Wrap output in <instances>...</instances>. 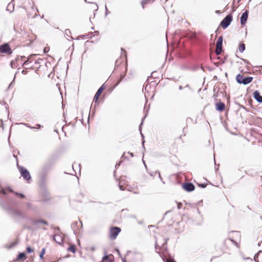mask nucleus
<instances>
[{"instance_id":"nucleus-26","label":"nucleus","mask_w":262,"mask_h":262,"mask_svg":"<svg viewBox=\"0 0 262 262\" xmlns=\"http://www.w3.org/2000/svg\"><path fill=\"white\" fill-rule=\"evenodd\" d=\"M199 186L201 188H205L207 186V184H205V183L199 184Z\"/></svg>"},{"instance_id":"nucleus-2","label":"nucleus","mask_w":262,"mask_h":262,"mask_svg":"<svg viewBox=\"0 0 262 262\" xmlns=\"http://www.w3.org/2000/svg\"><path fill=\"white\" fill-rule=\"evenodd\" d=\"M253 77L250 76L244 77L243 75L238 74L236 77L237 83L247 85L252 82Z\"/></svg>"},{"instance_id":"nucleus-7","label":"nucleus","mask_w":262,"mask_h":262,"mask_svg":"<svg viewBox=\"0 0 262 262\" xmlns=\"http://www.w3.org/2000/svg\"><path fill=\"white\" fill-rule=\"evenodd\" d=\"M223 38L222 36L219 37L216 43L215 53L216 55H220L222 51V44Z\"/></svg>"},{"instance_id":"nucleus-49","label":"nucleus","mask_w":262,"mask_h":262,"mask_svg":"<svg viewBox=\"0 0 262 262\" xmlns=\"http://www.w3.org/2000/svg\"><path fill=\"white\" fill-rule=\"evenodd\" d=\"M231 241L236 245H237V243L236 242H235L233 239H231Z\"/></svg>"},{"instance_id":"nucleus-19","label":"nucleus","mask_w":262,"mask_h":262,"mask_svg":"<svg viewBox=\"0 0 262 262\" xmlns=\"http://www.w3.org/2000/svg\"><path fill=\"white\" fill-rule=\"evenodd\" d=\"M68 250L69 251H71L73 253H75L76 252V246L74 245H71L68 249Z\"/></svg>"},{"instance_id":"nucleus-54","label":"nucleus","mask_w":262,"mask_h":262,"mask_svg":"<svg viewBox=\"0 0 262 262\" xmlns=\"http://www.w3.org/2000/svg\"><path fill=\"white\" fill-rule=\"evenodd\" d=\"M179 89L180 90H182L183 89V86L182 85L179 86Z\"/></svg>"},{"instance_id":"nucleus-41","label":"nucleus","mask_w":262,"mask_h":262,"mask_svg":"<svg viewBox=\"0 0 262 262\" xmlns=\"http://www.w3.org/2000/svg\"><path fill=\"white\" fill-rule=\"evenodd\" d=\"M78 224V222H75L72 225V227L73 228L74 226H76Z\"/></svg>"},{"instance_id":"nucleus-30","label":"nucleus","mask_w":262,"mask_h":262,"mask_svg":"<svg viewBox=\"0 0 262 262\" xmlns=\"http://www.w3.org/2000/svg\"><path fill=\"white\" fill-rule=\"evenodd\" d=\"M105 16H106L108 14L110 13V12L108 11L106 5L105 6Z\"/></svg>"},{"instance_id":"nucleus-57","label":"nucleus","mask_w":262,"mask_h":262,"mask_svg":"<svg viewBox=\"0 0 262 262\" xmlns=\"http://www.w3.org/2000/svg\"><path fill=\"white\" fill-rule=\"evenodd\" d=\"M98 8V5H96V10H97Z\"/></svg>"},{"instance_id":"nucleus-34","label":"nucleus","mask_w":262,"mask_h":262,"mask_svg":"<svg viewBox=\"0 0 262 262\" xmlns=\"http://www.w3.org/2000/svg\"><path fill=\"white\" fill-rule=\"evenodd\" d=\"M11 4H9L7 6V11H10V12H12L13 10H10V9H9V7H11Z\"/></svg>"},{"instance_id":"nucleus-59","label":"nucleus","mask_w":262,"mask_h":262,"mask_svg":"<svg viewBox=\"0 0 262 262\" xmlns=\"http://www.w3.org/2000/svg\"><path fill=\"white\" fill-rule=\"evenodd\" d=\"M144 140L142 142V144H143V146H144Z\"/></svg>"},{"instance_id":"nucleus-35","label":"nucleus","mask_w":262,"mask_h":262,"mask_svg":"<svg viewBox=\"0 0 262 262\" xmlns=\"http://www.w3.org/2000/svg\"><path fill=\"white\" fill-rule=\"evenodd\" d=\"M7 189L8 191H9L10 192H13V193H14V192H14V191H13V190H12V189L10 187H8L7 188Z\"/></svg>"},{"instance_id":"nucleus-11","label":"nucleus","mask_w":262,"mask_h":262,"mask_svg":"<svg viewBox=\"0 0 262 262\" xmlns=\"http://www.w3.org/2000/svg\"><path fill=\"white\" fill-rule=\"evenodd\" d=\"M53 240L59 245L63 243V237L62 233H55L53 236Z\"/></svg>"},{"instance_id":"nucleus-36","label":"nucleus","mask_w":262,"mask_h":262,"mask_svg":"<svg viewBox=\"0 0 262 262\" xmlns=\"http://www.w3.org/2000/svg\"><path fill=\"white\" fill-rule=\"evenodd\" d=\"M119 189L121 190H124V188L123 187V185H119Z\"/></svg>"},{"instance_id":"nucleus-52","label":"nucleus","mask_w":262,"mask_h":262,"mask_svg":"<svg viewBox=\"0 0 262 262\" xmlns=\"http://www.w3.org/2000/svg\"><path fill=\"white\" fill-rule=\"evenodd\" d=\"M39 63H40V62L39 61V60H36V61L35 62V64H39Z\"/></svg>"},{"instance_id":"nucleus-42","label":"nucleus","mask_w":262,"mask_h":262,"mask_svg":"<svg viewBox=\"0 0 262 262\" xmlns=\"http://www.w3.org/2000/svg\"><path fill=\"white\" fill-rule=\"evenodd\" d=\"M0 122L1 123V126L2 127V128L4 129L3 121L2 119L0 120Z\"/></svg>"},{"instance_id":"nucleus-15","label":"nucleus","mask_w":262,"mask_h":262,"mask_svg":"<svg viewBox=\"0 0 262 262\" xmlns=\"http://www.w3.org/2000/svg\"><path fill=\"white\" fill-rule=\"evenodd\" d=\"M254 98L259 103H262V96H260V93L258 91H255L253 93Z\"/></svg>"},{"instance_id":"nucleus-61","label":"nucleus","mask_w":262,"mask_h":262,"mask_svg":"<svg viewBox=\"0 0 262 262\" xmlns=\"http://www.w3.org/2000/svg\"><path fill=\"white\" fill-rule=\"evenodd\" d=\"M117 251H118V253L120 254V252L118 250H117Z\"/></svg>"},{"instance_id":"nucleus-16","label":"nucleus","mask_w":262,"mask_h":262,"mask_svg":"<svg viewBox=\"0 0 262 262\" xmlns=\"http://www.w3.org/2000/svg\"><path fill=\"white\" fill-rule=\"evenodd\" d=\"M26 259V253L25 252H20L18 254L16 260H24Z\"/></svg>"},{"instance_id":"nucleus-18","label":"nucleus","mask_w":262,"mask_h":262,"mask_svg":"<svg viewBox=\"0 0 262 262\" xmlns=\"http://www.w3.org/2000/svg\"><path fill=\"white\" fill-rule=\"evenodd\" d=\"M19 59V56H18L15 60H13L10 63V65H11V67L12 68H14L15 67H16V66H15V63L17 62V61H18Z\"/></svg>"},{"instance_id":"nucleus-58","label":"nucleus","mask_w":262,"mask_h":262,"mask_svg":"<svg viewBox=\"0 0 262 262\" xmlns=\"http://www.w3.org/2000/svg\"><path fill=\"white\" fill-rule=\"evenodd\" d=\"M122 261H123V262H126L125 259H122Z\"/></svg>"},{"instance_id":"nucleus-25","label":"nucleus","mask_w":262,"mask_h":262,"mask_svg":"<svg viewBox=\"0 0 262 262\" xmlns=\"http://www.w3.org/2000/svg\"><path fill=\"white\" fill-rule=\"evenodd\" d=\"M65 34L68 37H70L69 34H71V31L69 29H66L65 30Z\"/></svg>"},{"instance_id":"nucleus-39","label":"nucleus","mask_w":262,"mask_h":262,"mask_svg":"<svg viewBox=\"0 0 262 262\" xmlns=\"http://www.w3.org/2000/svg\"><path fill=\"white\" fill-rule=\"evenodd\" d=\"M258 253L256 254L255 255H254V260H255V261H256V258L258 257Z\"/></svg>"},{"instance_id":"nucleus-47","label":"nucleus","mask_w":262,"mask_h":262,"mask_svg":"<svg viewBox=\"0 0 262 262\" xmlns=\"http://www.w3.org/2000/svg\"><path fill=\"white\" fill-rule=\"evenodd\" d=\"M19 58H20V59L21 60H23L24 59H25L26 58V57L25 56H19Z\"/></svg>"},{"instance_id":"nucleus-24","label":"nucleus","mask_w":262,"mask_h":262,"mask_svg":"<svg viewBox=\"0 0 262 262\" xmlns=\"http://www.w3.org/2000/svg\"><path fill=\"white\" fill-rule=\"evenodd\" d=\"M27 252L28 253H31L33 251V249H32L30 247H28L26 249Z\"/></svg>"},{"instance_id":"nucleus-14","label":"nucleus","mask_w":262,"mask_h":262,"mask_svg":"<svg viewBox=\"0 0 262 262\" xmlns=\"http://www.w3.org/2000/svg\"><path fill=\"white\" fill-rule=\"evenodd\" d=\"M215 109L219 112H222L225 109V104L224 103L220 102L215 104Z\"/></svg>"},{"instance_id":"nucleus-62","label":"nucleus","mask_w":262,"mask_h":262,"mask_svg":"<svg viewBox=\"0 0 262 262\" xmlns=\"http://www.w3.org/2000/svg\"><path fill=\"white\" fill-rule=\"evenodd\" d=\"M141 136H142V137H143V134H142L141 133Z\"/></svg>"},{"instance_id":"nucleus-5","label":"nucleus","mask_w":262,"mask_h":262,"mask_svg":"<svg viewBox=\"0 0 262 262\" xmlns=\"http://www.w3.org/2000/svg\"><path fill=\"white\" fill-rule=\"evenodd\" d=\"M18 168L21 176L23 177L24 180L27 181L31 180V177L30 172L26 168L22 166H18Z\"/></svg>"},{"instance_id":"nucleus-27","label":"nucleus","mask_w":262,"mask_h":262,"mask_svg":"<svg viewBox=\"0 0 262 262\" xmlns=\"http://www.w3.org/2000/svg\"><path fill=\"white\" fill-rule=\"evenodd\" d=\"M30 59H31V57H28V59L27 60H26L23 64V66H24V65H26L29 62V61L30 60Z\"/></svg>"},{"instance_id":"nucleus-3","label":"nucleus","mask_w":262,"mask_h":262,"mask_svg":"<svg viewBox=\"0 0 262 262\" xmlns=\"http://www.w3.org/2000/svg\"><path fill=\"white\" fill-rule=\"evenodd\" d=\"M31 223L32 225L34 226H35L37 228H42V229L45 230H47L46 228L42 227L44 225H48V223L45 220H41V219H32L31 220Z\"/></svg>"},{"instance_id":"nucleus-51","label":"nucleus","mask_w":262,"mask_h":262,"mask_svg":"<svg viewBox=\"0 0 262 262\" xmlns=\"http://www.w3.org/2000/svg\"><path fill=\"white\" fill-rule=\"evenodd\" d=\"M167 242V239H165L164 243L163 244L162 246H164L165 244H166Z\"/></svg>"},{"instance_id":"nucleus-17","label":"nucleus","mask_w":262,"mask_h":262,"mask_svg":"<svg viewBox=\"0 0 262 262\" xmlns=\"http://www.w3.org/2000/svg\"><path fill=\"white\" fill-rule=\"evenodd\" d=\"M51 167V165L50 164L46 163L42 165L41 169L49 172Z\"/></svg>"},{"instance_id":"nucleus-44","label":"nucleus","mask_w":262,"mask_h":262,"mask_svg":"<svg viewBox=\"0 0 262 262\" xmlns=\"http://www.w3.org/2000/svg\"><path fill=\"white\" fill-rule=\"evenodd\" d=\"M54 230L55 231H59V228L58 227H56L54 228Z\"/></svg>"},{"instance_id":"nucleus-12","label":"nucleus","mask_w":262,"mask_h":262,"mask_svg":"<svg viewBox=\"0 0 262 262\" xmlns=\"http://www.w3.org/2000/svg\"><path fill=\"white\" fill-rule=\"evenodd\" d=\"M183 188L188 192H191L194 190L195 186L191 183H185L183 185Z\"/></svg>"},{"instance_id":"nucleus-46","label":"nucleus","mask_w":262,"mask_h":262,"mask_svg":"<svg viewBox=\"0 0 262 262\" xmlns=\"http://www.w3.org/2000/svg\"><path fill=\"white\" fill-rule=\"evenodd\" d=\"M27 73V71H26V70H23V71H22V74H23L25 75V74H26Z\"/></svg>"},{"instance_id":"nucleus-20","label":"nucleus","mask_w":262,"mask_h":262,"mask_svg":"<svg viewBox=\"0 0 262 262\" xmlns=\"http://www.w3.org/2000/svg\"><path fill=\"white\" fill-rule=\"evenodd\" d=\"M245 50V45L243 43H241L239 46V51L243 53Z\"/></svg>"},{"instance_id":"nucleus-8","label":"nucleus","mask_w":262,"mask_h":262,"mask_svg":"<svg viewBox=\"0 0 262 262\" xmlns=\"http://www.w3.org/2000/svg\"><path fill=\"white\" fill-rule=\"evenodd\" d=\"M0 52L9 55L12 53L11 49L7 43H5L0 46Z\"/></svg>"},{"instance_id":"nucleus-21","label":"nucleus","mask_w":262,"mask_h":262,"mask_svg":"<svg viewBox=\"0 0 262 262\" xmlns=\"http://www.w3.org/2000/svg\"><path fill=\"white\" fill-rule=\"evenodd\" d=\"M111 256H113V255L112 254L110 255H105L102 258V260L104 261H110V260H109V258Z\"/></svg>"},{"instance_id":"nucleus-31","label":"nucleus","mask_w":262,"mask_h":262,"mask_svg":"<svg viewBox=\"0 0 262 262\" xmlns=\"http://www.w3.org/2000/svg\"><path fill=\"white\" fill-rule=\"evenodd\" d=\"M24 124L25 125H26L27 127H29V128H31V129H34V128H35V127L30 126L28 123H24Z\"/></svg>"},{"instance_id":"nucleus-10","label":"nucleus","mask_w":262,"mask_h":262,"mask_svg":"<svg viewBox=\"0 0 262 262\" xmlns=\"http://www.w3.org/2000/svg\"><path fill=\"white\" fill-rule=\"evenodd\" d=\"M10 214L11 216L14 218H19V219H24L25 215L24 213L19 210L12 209L10 211Z\"/></svg>"},{"instance_id":"nucleus-29","label":"nucleus","mask_w":262,"mask_h":262,"mask_svg":"<svg viewBox=\"0 0 262 262\" xmlns=\"http://www.w3.org/2000/svg\"><path fill=\"white\" fill-rule=\"evenodd\" d=\"M0 193H3L4 195L6 194V192L5 189L2 188V189L0 190Z\"/></svg>"},{"instance_id":"nucleus-40","label":"nucleus","mask_w":262,"mask_h":262,"mask_svg":"<svg viewBox=\"0 0 262 262\" xmlns=\"http://www.w3.org/2000/svg\"><path fill=\"white\" fill-rule=\"evenodd\" d=\"M36 127H35V128H40V127H41V125L40 124H37L36 125Z\"/></svg>"},{"instance_id":"nucleus-4","label":"nucleus","mask_w":262,"mask_h":262,"mask_svg":"<svg viewBox=\"0 0 262 262\" xmlns=\"http://www.w3.org/2000/svg\"><path fill=\"white\" fill-rule=\"evenodd\" d=\"M233 17L232 14L227 15L221 22L220 26L224 29L227 28L232 21Z\"/></svg>"},{"instance_id":"nucleus-50","label":"nucleus","mask_w":262,"mask_h":262,"mask_svg":"<svg viewBox=\"0 0 262 262\" xmlns=\"http://www.w3.org/2000/svg\"><path fill=\"white\" fill-rule=\"evenodd\" d=\"M128 153L131 156V157H134V154L133 152H128Z\"/></svg>"},{"instance_id":"nucleus-23","label":"nucleus","mask_w":262,"mask_h":262,"mask_svg":"<svg viewBox=\"0 0 262 262\" xmlns=\"http://www.w3.org/2000/svg\"><path fill=\"white\" fill-rule=\"evenodd\" d=\"M14 193H15L16 195H17V196H19L21 199H24V198H25V195H24V194H23V193H19V192H14Z\"/></svg>"},{"instance_id":"nucleus-9","label":"nucleus","mask_w":262,"mask_h":262,"mask_svg":"<svg viewBox=\"0 0 262 262\" xmlns=\"http://www.w3.org/2000/svg\"><path fill=\"white\" fill-rule=\"evenodd\" d=\"M104 85L103 84L99 88V89L98 90L96 93L95 94L93 99V102L95 103V107L96 106V105L98 104L99 97L101 94L102 91L104 89Z\"/></svg>"},{"instance_id":"nucleus-13","label":"nucleus","mask_w":262,"mask_h":262,"mask_svg":"<svg viewBox=\"0 0 262 262\" xmlns=\"http://www.w3.org/2000/svg\"><path fill=\"white\" fill-rule=\"evenodd\" d=\"M249 12L246 10L241 17V24L242 26H244L247 22Z\"/></svg>"},{"instance_id":"nucleus-22","label":"nucleus","mask_w":262,"mask_h":262,"mask_svg":"<svg viewBox=\"0 0 262 262\" xmlns=\"http://www.w3.org/2000/svg\"><path fill=\"white\" fill-rule=\"evenodd\" d=\"M45 252H46V249L45 248H43L41 251V252L40 253V255H39V257H40V259H42L43 258V255L45 254Z\"/></svg>"},{"instance_id":"nucleus-38","label":"nucleus","mask_w":262,"mask_h":262,"mask_svg":"<svg viewBox=\"0 0 262 262\" xmlns=\"http://www.w3.org/2000/svg\"><path fill=\"white\" fill-rule=\"evenodd\" d=\"M167 262H176V261L173 259H169Z\"/></svg>"},{"instance_id":"nucleus-45","label":"nucleus","mask_w":262,"mask_h":262,"mask_svg":"<svg viewBox=\"0 0 262 262\" xmlns=\"http://www.w3.org/2000/svg\"><path fill=\"white\" fill-rule=\"evenodd\" d=\"M186 127H184V128H183V133H184V136H185V129H186Z\"/></svg>"},{"instance_id":"nucleus-56","label":"nucleus","mask_w":262,"mask_h":262,"mask_svg":"<svg viewBox=\"0 0 262 262\" xmlns=\"http://www.w3.org/2000/svg\"><path fill=\"white\" fill-rule=\"evenodd\" d=\"M120 165V163L119 164H117L115 166L116 167H117V166H119Z\"/></svg>"},{"instance_id":"nucleus-37","label":"nucleus","mask_w":262,"mask_h":262,"mask_svg":"<svg viewBox=\"0 0 262 262\" xmlns=\"http://www.w3.org/2000/svg\"><path fill=\"white\" fill-rule=\"evenodd\" d=\"M91 249L92 251H94L96 250V248L95 246H92L91 247Z\"/></svg>"},{"instance_id":"nucleus-28","label":"nucleus","mask_w":262,"mask_h":262,"mask_svg":"<svg viewBox=\"0 0 262 262\" xmlns=\"http://www.w3.org/2000/svg\"><path fill=\"white\" fill-rule=\"evenodd\" d=\"M158 172V171H154V172H151L149 173V174L152 176V177H154L156 176V174Z\"/></svg>"},{"instance_id":"nucleus-48","label":"nucleus","mask_w":262,"mask_h":262,"mask_svg":"<svg viewBox=\"0 0 262 262\" xmlns=\"http://www.w3.org/2000/svg\"><path fill=\"white\" fill-rule=\"evenodd\" d=\"M34 56V55H32L31 56H29V57H31L30 60L29 61V62H31L32 61V57Z\"/></svg>"},{"instance_id":"nucleus-53","label":"nucleus","mask_w":262,"mask_h":262,"mask_svg":"<svg viewBox=\"0 0 262 262\" xmlns=\"http://www.w3.org/2000/svg\"><path fill=\"white\" fill-rule=\"evenodd\" d=\"M142 124H143V121L141 122V123H140V124L139 125V129L140 130H141V126L142 125Z\"/></svg>"},{"instance_id":"nucleus-55","label":"nucleus","mask_w":262,"mask_h":262,"mask_svg":"<svg viewBox=\"0 0 262 262\" xmlns=\"http://www.w3.org/2000/svg\"><path fill=\"white\" fill-rule=\"evenodd\" d=\"M48 51H49V50H47L46 48H45V49H44V52H48Z\"/></svg>"},{"instance_id":"nucleus-43","label":"nucleus","mask_w":262,"mask_h":262,"mask_svg":"<svg viewBox=\"0 0 262 262\" xmlns=\"http://www.w3.org/2000/svg\"><path fill=\"white\" fill-rule=\"evenodd\" d=\"M157 173H158L159 177L160 179L161 180V181H162V177H161V174H160V172H159V171H158V172H157Z\"/></svg>"},{"instance_id":"nucleus-60","label":"nucleus","mask_w":262,"mask_h":262,"mask_svg":"<svg viewBox=\"0 0 262 262\" xmlns=\"http://www.w3.org/2000/svg\"><path fill=\"white\" fill-rule=\"evenodd\" d=\"M157 243H156V244H155V247H156V248H157Z\"/></svg>"},{"instance_id":"nucleus-33","label":"nucleus","mask_w":262,"mask_h":262,"mask_svg":"<svg viewBox=\"0 0 262 262\" xmlns=\"http://www.w3.org/2000/svg\"><path fill=\"white\" fill-rule=\"evenodd\" d=\"M26 206H27V207L29 209H31V204L30 203H27L26 204Z\"/></svg>"},{"instance_id":"nucleus-6","label":"nucleus","mask_w":262,"mask_h":262,"mask_svg":"<svg viewBox=\"0 0 262 262\" xmlns=\"http://www.w3.org/2000/svg\"><path fill=\"white\" fill-rule=\"evenodd\" d=\"M121 232V229L118 227H113L110 229L109 237L111 239H115Z\"/></svg>"},{"instance_id":"nucleus-1","label":"nucleus","mask_w":262,"mask_h":262,"mask_svg":"<svg viewBox=\"0 0 262 262\" xmlns=\"http://www.w3.org/2000/svg\"><path fill=\"white\" fill-rule=\"evenodd\" d=\"M48 172L40 169L39 176L40 179V187L41 189L45 190L46 189V184L47 182V176Z\"/></svg>"},{"instance_id":"nucleus-63","label":"nucleus","mask_w":262,"mask_h":262,"mask_svg":"<svg viewBox=\"0 0 262 262\" xmlns=\"http://www.w3.org/2000/svg\"><path fill=\"white\" fill-rule=\"evenodd\" d=\"M84 1H85V2H87L86 0H84Z\"/></svg>"},{"instance_id":"nucleus-32","label":"nucleus","mask_w":262,"mask_h":262,"mask_svg":"<svg viewBox=\"0 0 262 262\" xmlns=\"http://www.w3.org/2000/svg\"><path fill=\"white\" fill-rule=\"evenodd\" d=\"M182 206V204L181 203H177V207L179 209H181Z\"/></svg>"}]
</instances>
